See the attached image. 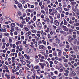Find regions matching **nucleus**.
Listing matches in <instances>:
<instances>
[{
	"label": "nucleus",
	"mask_w": 79,
	"mask_h": 79,
	"mask_svg": "<svg viewBox=\"0 0 79 79\" xmlns=\"http://www.w3.org/2000/svg\"><path fill=\"white\" fill-rule=\"evenodd\" d=\"M53 24L56 26H59V22L57 20H55L53 22Z\"/></svg>",
	"instance_id": "1"
},
{
	"label": "nucleus",
	"mask_w": 79,
	"mask_h": 79,
	"mask_svg": "<svg viewBox=\"0 0 79 79\" xmlns=\"http://www.w3.org/2000/svg\"><path fill=\"white\" fill-rule=\"evenodd\" d=\"M36 25L38 27H42V24L39 21H37L36 23Z\"/></svg>",
	"instance_id": "2"
},
{
	"label": "nucleus",
	"mask_w": 79,
	"mask_h": 79,
	"mask_svg": "<svg viewBox=\"0 0 79 79\" xmlns=\"http://www.w3.org/2000/svg\"><path fill=\"white\" fill-rule=\"evenodd\" d=\"M62 26L64 31H68V29L67 28V27H66V26L64 25H63Z\"/></svg>",
	"instance_id": "3"
},
{
	"label": "nucleus",
	"mask_w": 79,
	"mask_h": 79,
	"mask_svg": "<svg viewBox=\"0 0 79 79\" xmlns=\"http://www.w3.org/2000/svg\"><path fill=\"white\" fill-rule=\"evenodd\" d=\"M56 42L57 44H60V40L58 38H56Z\"/></svg>",
	"instance_id": "4"
},
{
	"label": "nucleus",
	"mask_w": 79,
	"mask_h": 79,
	"mask_svg": "<svg viewBox=\"0 0 79 79\" xmlns=\"http://www.w3.org/2000/svg\"><path fill=\"white\" fill-rule=\"evenodd\" d=\"M73 40V37L71 36H69V38H68V40L69 42H71L72 40Z\"/></svg>",
	"instance_id": "5"
},
{
	"label": "nucleus",
	"mask_w": 79,
	"mask_h": 79,
	"mask_svg": "<svg viewBox=\"0 0 79 79\" xmlns=\"http://www.w3.org/2000/svg\"><path fill=\"white\" fill-rule=\"evenodd\" d=\"M47 36V33L45 32H44V33L41 35V36L42 37H46Z\"/></svg>",
	"instance_id": "6"
},
{
	"label": "nucleus",
	"mask_w": 79,
	"mask_h": 79,
	"mask_svg": "<svg viewBox=\"0 0 79 79\" xmlns=\"http://www.w3.org/2000/svg\"><path fill=\"white\" fill-rule=\"evenodd\" d=\"M46 64H45L44 63H43V64L41 65V68L42 69H44V66H46Z\"/></svg>",
	"instance_id": "7"
},
{
	"label": "nucleus",
	"mask_w": 79,
	"mask_h": 79,
	"mask_svg": "<svg viewBox=\"0 0 79 79\" xmlns=\"http://www.w3.org/2000/svg\"><path fill=\"white\" fill-rule=\"evenodd\" d=\"M44 46L43 45H40L39 46V49H42L44 48Z\"/></svg>",
	"instance_id": "8"
},
{
	"label": "nucleus",
	"mask_w": 79,
	"mask_h": 79,
	"mask_svg": "<svg viewBox=\"0 0 79 79\" xmlns=\"http://www.w3.org/2000/svg\"><path fill=\"white\" fill-rule=\"evenodd\" d=\"M18 6L19 8H20V9H22L23 8V6H22V4H19L18 5Z\"/></svg>",
	"instance_id": "9"
},
{
	"label": "nucleus",
	"mask_w": 79,
	"mask_h": 79,
	"mask_svg": "<svg viewBox=\"0 0 79 79\" xmlns=\"http://www.w3.org/2000/svg\"><path fill=\"white\" fill-rule=\"evenodd\" d=\"M41 13H43L44 15V16H46V13H45V12L44 11V10H41Z\"/></svg>",
	"instance_id": "10"
},
{
	"label": "nucleus",
	"mask_w": 79,
	"mask_h": 79,
	"mask_svg": "<svg viewBox=\"0 0 79 79\" xmlns=\"http://www.w3.org/2000/svg\"><path fill=\"white\" fill-rule=\"evenodd\" d=\"M53 11L55 12V15H57V14H58V12H57V11L55 9H53Z\"/></svg>",
	"instance_id": "11"
},
{
	"label": "nucleus",
	"mask_w": 79,
	"mask_h": 79,
	"mask_svg": "<svg viewBox=\"0 0 79 79\" xmlns=\"http://www.w3.org/2000/svg\"><path fill=\"white\" fill-rule=\"evenodd\" d=\"M25 19L26 20V22H28L29 21V20L31 19V18H30L29 17H26L25 18Z\"/></svg>",
	"instance_id": "12"
},
{
	"label": "nucleus",
	"mask_w": 79,
	"mask_h": 79,
	"mask_svg": "<svg viewBox=\"0 0 79 79\" xmlns=\"http://www.w3.org/2000/svg\"><path fill=\"white\" fill-rule=\"evenodd\" d=\"M63 21L64 23V25H67V24H68V22L66 21V19H64Z\"/></svg>",
	"instance_id": "13"
},
{
	"label": "nucleus",
	"mask_w": 79,
	"mask_h": 79,
	"mask_svg": "<svg viewBox=\"0 0 79 79\" xmlns=\"http://www.w3.org/2000/svg\"><path fill=\"white\" fill-rule=\"evenodd\" d=\"M31 32L33 33L36 34L37 33V30H36L32 29L31 30Z\"/></svg>",
	"instance_id": "14"
},
{
	"label": "nucleus",
	"mask_w": 79,
	"mask_h": 79,
	"mask_svg": "<svg viewBox=\"0 0 79 79\" xmlns=\"http://www.w3.org/2000/svg\"><path fill=\"white\" fill-rule=\"evenodd\" d=\"M3 32H6L7 31V30L6 28H3L2 29Z\"/></svg>",
	"instance_id": "15"
},
{
	"label": "nucleus",
	"mask_w": 79,
	"mask_h": 79,
	"mask_svg": "<svg viewBox=\"0 0 79 79\" xmlns=\"http://www.w3.org/2000/svg\"><path fill=\"white\" fill-rule=\"evenodd\" d=\"M21 41H18L16 42V44L17 45H18L19 44H21Z\"/></svg>",
	"instance_id": "16"
},
{
	"label": "nucleus",
	"mask_w": 79,
	"mask_h": 79,
	"mask_svg": "<svg viewBox=\"0 0 79 79\" xmlns=\"http://www.w3.org/2000/svg\"><path fill=\"white\" fill-rule=\"evenodd\" d=\"M34 68L35 69H39V66L38 65L35 66L34 67Z\"/></svg>",
	"instance_id": "17"
},
{
	"label": "nucleus",
	"mask_w": 79,
	"mask_h": 79,
	"mask_svg": "<svg viewBox=\"0 0 79 79\" xmlns=\"http://www.w3.org/2000/svg\"><path fill=\"white\" fill-rule=\"evenodd\" d=\"M24 29L25 30L26 32H28V31H29V29L27 28V27H24Z\"/></svg>",
	"instance_id": "18"
},
{
	"label": "nucleus",
	"mask_w": 79,
	"mask_h": 79,
	"mask_svg": "<svg viewBox=\"0 0 79 79\" xmlns=\"http://www.w3.org/2000/svg\"><path fill=\"white\" fill-rule=\"evenodd\" d=\"M34 39L36 40L37 41H38L39 40V37H37V36H35L34 37Z\"/></svg>",
	"instance_id": "19"
},
{
	"label": "nucleus",
	"mask_w": 79,
	"mask_h": 79,
	"mask_svg": "<svg viewBox=\"0 0 79 79\" xmlns=\"http://www.w3.org/2000/svg\"><path fill=\"white\" fill-rule=\"evenodd\" d=\"M69 23L71 24H74V21H72V20H70L69 22Z\"/></svg>",
	"instance_id": "20"
},
{
	"label": "nucleus",
	"mask_w": 79,
	"mask_h": 79,
	"mask_svg": "<svg viewBox=\"0 0 79 79\" xmlns=\"http://www.w3.org/2000/svg\"><path fill=\"white\" fill-rule=\"evenodd\" d=\"M2 66L3 67H4V68L5 69H7L8 67H7L6 65L4 64L2 65Z\"/></svg>",
	"instance_id": "21"
},
{
	"label": "nucleus",
	"mask_w": 79,
	"mask_h": 79,
	"mask_svg": "<svg viewBox=\"0 0 79 79\" xmlns=\"http://www.w3.org/2000/svg\"><path fill=\"white\" fill-rule=\"evenodd\" d=\"M71 4L73 6H74V5H75L76 4V2H71Z\"/></svg>",
	"instance_id": "22"
},
{
	"label": "nucleus",
	"mask_w": 79,
	"mask_h": 79,
	"mask_svg": "<svg viewBox=\"0 0 79 79\" xmlns=\"http://www.w3.org/2000/svg\"><path fill=\"white\" fill-rule=\"evenodd\" d=\"M74 26H79V23H74Z\"/></svg>",
	"instance_id": "23"
},
{
	"label": "nucleus",
	"mask_w": 79,
	"mask_h": 79,
	"mask_svg": "<svg viewBox=\"0 0 79 79\" xmlns=\"http://www.w3.org/2000/svg\"><path fill=\"white\" fill-rule=\"evenodd\" d=\"M71 73L73 76H76V73H75L74 71H73L72 72H71Z\"/></svg>",
	"instance_id": "24"
},
{
	"label": "nucleus",
	"mask_w": 79,
	"mask_h": 79,
	"mask_svg": "<svg viewBox=\"0 0 79 79\" xmlns=\"http://www.w3.org/2000/svg\"><path fill=\"white\" fill-rule=\"evenodd\" d=\"M10 25L11 27H13L15 26V23H11V24H10Z\"/></svg>",
	"instance_id": "25"
},
{
	"label": "nucleus",
	"mask_w": 79,
	"mask_h": 79,
	"mask_svg": "<svg viewBox=\"0 0 79 79\" xmlns=\"http://www.w3.org/2000/svg\"><path fill=\"white\" fill-rule=\"evenodd\" d=\"M71 56L73 58H76V56L74 54L71 55Z\"/></svg>",
	"instance_id": "26"
},
{
	"label": "nucleus",
	"mask_w": 79,
	"mask_h": 79,
	"mask_svg": "<svg viewBox=\"0 0 79 79\" xmlns=\"http://www.w3.org/2000/svg\"><path fill=\"white\" fill-rule=\"evenodd\" d=\"M63 61L65 63H68V59H64Z\"/></svg>",
	"instance_id": "27"
},
{
	"label": "nucleus",
	"mask_w": 79,
	"mask_h": 79,
	"mask_svg": "<svg viewBox=\"0 0 79 79\" xmlns=\"http://www.w3.org/2000/svg\"><path fill=\"white\" fill-rule=\"evenodd\" d=\"M46 20L47 22H48V23H49V22H50V19H49V18H46Z\"/></svg>",
	"instance_id": "28"
},
{
	"label": "nucleus",
	"mask_w": 79,
	"mask_h": 79,
	"mask_svg": "<svg viewBox=\"0 0 79 79\" xmlns=\"http://www.w3.org/2000/svg\"><path fill=\"white\" fill-rule=\"evenodd\" d=\"M37 73H38V74H40L41 72L40 71V69H38L37 70Z\"/></svg>",
	"instance_id": "29"
},
{
	"label": "nucleus",
	"mask_w": 79,
	"mask_h": 79,
	"mask_svg": "<svg viewBox=\"0 0 79 79\" xmlns=\"http://www.w3.org/2000/svg\"><path fill=\"white\" fill-rule=\"evenodd\" d=\"M42 42H43V44H44V45H46V42H45V40H42Z\"/></svg>",
	"instance_id": "30"
},
{
	"label": "nucleus",
	"mask_w": 79,
	"mask_h": 79,
	"mask_svg": "<svg viewBox=\"0 0 79 79\" xmlns=\"http://www.w3.org/2000/svg\"><path fill=\"white\" fill-rule=\"evenodd\" d=\"M36 19H37L36 18V16H34L33 18V21H36Z\"/></svg>",
	"instance_id": "31"
},
{
	"label": "nucleus",
	"mask_w": 79,
	"mask_h": 79,
	"mask_svg": "<svg viewBox=\"0 0 79 79\" xmlns=\"http://www.w3.org/2000/svg\"><path fill=\"white\" fill-rule=\"evenodd\" d=\"M19 58L20 59H23V58H24V56L22 55L19 57Z\"/></svg>",
	"instance_id": "32"
},
{
	"label": "nucleus",
	"mask_w": 79,
	"mask_h": 79,
	"mask_svg": "<svg viewBox=\"0 0 79 79\" xmlns=\"http://www.w3.org/2000/svg\"><path fill=\"white\" fill-rule=\"evenodd\" d=\"M49 14L51 15H52V16H53V15H54L55 13H54V12H52L51 13L50 12H49Z\"/></svg>",
	"instance_id": "33"
},
{
	"label": "nucleus",
	"mask_w": 79,
	"mask_h": 79,
	"mask_svg": "<svg viewBox=\"0 0 79 79\" xmlns=\"http://www.w3.org/2000/svg\"><path fill=\"white\" fill-rule=\"evenodd\" d=\"M59 46V47H63L64 44L62 43H60Z\"/></svg>",
	"instance_id": "34"
},
{
	"label": "nucleus",
	"mask_w": 79,
	"mask_h": 79,
	"mask_svg": "<svg viewBox=\"0 0 79 79\" xmlns=\"http://www.w3.org/2000/svg\"><path fill=\"white\" fill-rule=\"evenodd\" d=\"M49 18L51 20H53V18L52 17V16L50 15L49 16Z\"/></svg>",
	"instance_id": "35"
},
{
	"label": "nucleus",
	"mask_w": 79,
	"mask_h": 79,
	"mask_svg": "<svg viewBox=\"0 0 79 79\" xmlns=\"http://www.w3.org/2000/svg\"><path fill=\"white\" fill-rule=\"evenodd\" d=\"M9 35V34H8V33H5L4 34V35L5 36H8Z\"/></svg>",
	"instance_id": "36"
},
{
	"label": "nucleus",
	"mask_w": 79,
	"mask_h": 79,
	"mask_svg": "<svg viewBox=\"0 0 79 79\" xmlns=\"http://www.w3.org/2000/svg\"><path fill=\"white\" fill-rule=\"evenodd\" d=\"M51 78H52V79H56V77L54 76L52 77Z\"/></svg>",
	"instance_id": "37"
},
{
	"label": "nucleus",
	"mask_w": 79,
	"mask_h": 79,
	"mask_svg": "<svg viewBox=\"0 0 79 79\" xmlns=\"http://www.w3.org/2000/svg\"><path fill=\"white\" fill-rule=\"evenodd\" d=\"M72 9L73 11H76V10H75V9L74 8V6H73L72 7Z\"/></svg>",
	"instance_id": "38"
},
{
	"label": "nucleus",
	"mask_w": 79,
	"mask_h": 79,
	"mask_svg": "<svg viewBox=\"0 0 79 79\" xmlns=\"http://www.w3.org/2000/svg\"><path fill=\"white\" fill-rule=\"evenodd\" d=\"M77 42V40L75 39H74V44H76V43Z\"/></svg>",
	"instance_id": "39"
},
{
	"label": "nucleus",
	"mask_w": 79,
	"mask_h": 79,
	"mask_svg": "<svg viewBox=\"0 0 79 79\" xmlns=\"http://www.w3.org/2000/svg\"><path fill=\"white\" fill-rule=\"evenodd\" d=\"M28 11L29 12H30V13H32L33 12V10H32L29 9L28 10Z\"/></svg>",
	"instance_id": "40"
},
{
	"label": "nucleus",
	"mask_w": 79,
	"mask_h": 79,
	"mask_svg": "<svg viewBox=\"0 0 79 79\" xmlns=\"http://www.w3.org/2000/svg\"><path fill=\"white\" fill-rule=\"evenodd\" d=\"M73 31V30L71 29H69V32L70 33H71Z\"/></svg>",
	"instance_id": "41"
},
{
	"label": "nucleus",
	"mask_w": 79,
	"mask_h": 79,
	"mask_svg": "<svg viewBox=\"0 0 79 79\" xmlns=\"http://www.w3.org/2000/svg\"><path fill=\"white\" fill-rule=\"evenodd\" d=\"M73 48L74 50H76V49H77V46H73Z\"/></svg>",
	"instance_id": "42"
},
{
	"label": "nucleus",
	"mask_w": 79,
	"mask_h": 79,
	"mask_svg": "<svg viewBox=\"0 0 79 79\" xmlns=\"http://www.w3.org/2000/svg\"><path fill=\"white\" fill-rule=\"evenodd\" d=\"M40 16L41 18H42V19H44V15L42 14Z\"/></svg>",
	"instance_id": "43"
},
{
	"label": "nucleus",
	"mask_w": 79,
	"mask_h": 79,
	"mask_svg": "<svg viewBox=\"0 0 79 79\" xmlns=\"http://www.w3.org/2000/svg\"><path fill=\"white\" fill-rule=\"evenodd\" d=\"M57 17L59 19L60 18V14L59 13H58V15H57Z\"/></svg>",
	"instance_id": "44"
},
{
	"label": "nucleus",
	"mask_w": 79,
	"mask_h": 79,
	"mask_svg": "<svg viewBox=\"0 0 79 79\" xmlns=\"http://www.w3.org/2000/svg\"><path fill=\"white\" fill-rule=\"evenodd\" d=\"M54 63L55 64H57V63H58V62L57 61L55 60L54 61Z\"/></svg>",
	"instance_id": "45"
},
{
	"label": "nucleus",
	"mask_w": 79,
	"mask_h": 79,
	"mask_svg": "<svg viewBox=\"0 0 79 79\" xmlns=\"http://www.w3.org/2000/svg\"><path fill=\"white\" fill-rule=\"evenodd\" d=\"M48 37L49 39H50V38H51V36H50V35L49 34H48Z\"/></svg>",
	"instance_id": "46"
},
{
	"label": "nucleus",
	"mask_w": 79,
	"mask_h": 79,
	"mask_svg": "<svg viewBox=\"0 0 79 79\" xmlns=\"http://www.w3.org/2000/svg\"><path fill=\"white\" fill-rule=\"evenodd\" d=\"M11 79H16V77L15 76H12L11 77Z\"/></svg>",
	"instance_id": "47"
},
{
	"label": "nucleus",
	"mask_w": 79,
	"mask_h": 79,
	"mask_svg": "<svg viewBox=\"0 0 79 79\" xmlns=\"http://www.w3.org/2000/svg\"><path fill=\"white\" fill-rule=\"evenodd\" d=\"M65 66L66 68H68V64L66 63L65 64Z\"/></svg>",
	"instance_id": "48"
},
{
	"label": "nucleus",
	"mask_w": 79,
	"mask_h": 79,
	"mask_svg": "<svg viewBox=\"0 0 79 79\" xmlns=\"http://www.w3.org/2000/svg\"><path fill=\"white\" fill-rule=\"evenodd\" d=\"M59 71L60 72H63V69L61 68L60 69Z\"/></svg>",
	"instance_id": "49"
},
{
	"label": "nucleus",
	"mask_w": 79,
	"mask_h": 79,
	"mask_svg": "<svg viewBox=\"0 0 79 79\" xmlns=\"http://www.w3.org/2000/svg\"><path fill=\"white\" fill-rule=\"evenodd\" d=\"M53 55L54 56H56V55H57V54L56 52H54L53 53Z\"/></svg>",
	"instance_id": "50"
},
{
	"label": "nucleus",
	"mask_w": 79,
	"mask_h": 79,
	"mask_svg": "<svg viewBox=\"0 0 79 79\" xmlns=\"http://www.w3.org/2000/svg\"><path fill=\"white\" fill-rule=\"evenodd\" d=\"M50 23L51 24H53V20H51L50 21Z\"/></svg>",
	"instance_id": "51"
},
{
	"label": "nucleus",
	"mask_w": 79,
	"mask_h": 79,
	"mask_svg": "<svg viewBox=\"0 0 79 79\" xmlns=\"http://www.w3.org/2000/svg\"><path fill=\"white\" fill-rule=\"evenodd\" d=\"M14 35H17L18 34V33L16 31H15L14 32Z\"/></svg>",
	"instance_id": "52"
},
{
	"label": "nucleus",
	"mask_w": 79,
	"mask_h": 79,
	"mask_svg": "<svg viewBox=\"0 0 79 79\" xmlns=\"http://www.w3.org/2000/svg\"><path fill=\"white\" fill-rule=\"evenodd\" d=\"M75 17H73L72 19V21H74V20H75Z\"/></svg>",
	"instance_id": "53"
},
{
	"label": "nucleus",
	"mask_w": 79,
	"mask_h": 79,
	"mask_svg": "<svg viewBox=\"0 0 79 79\" xmlns=\"http://www.w3.org/2000/svg\"><path fill=\"white\" fill-rule=\"evenodd\" d=\"M44 7V5H43L41 7V10H43Z\"/></svg>",
	"instance_id": "54"
},
{
	"label": "nucleus",
	"mask_w": 79,
	"mask_h": 79,
	"mask_svg": "<svg viewBox=\"0 0 79 79\" xmlns=\"http://www.w3.org/2000/svg\"><path fill=\"white\" fill-rule=\"evenodd\" d=\"M63 35H64L65 36H66V35H67V34H66V32L64 31V32L63 33Z\"/></svg>",
	"instance_id": "55"
},
{
	"label": "nucleus",
	"mask_w": 79,
	"mask_h": 79,
	"mask_svg": "<svg viewBox=\"0 0 79 79\" xmlns=\"http://www.w3.org/2000/svg\"><path fill=\"white\" fill-rule=\"evenodd\" d=\"M29 27H30L31 29H34V27L32 25H29Z\"/></svg>",
	"instance_id": "56"
},
{
	"label": "nucleus",
	"mask_w": 79,
	"mask_h": 79,
	"mask_svg": "<svg viewBox=\"0 0 79 79\" xmlns=\"http://www.w3.org/2000/svg\"><path fill=\"white\" fill-rule=\"evenodd\" d=\"M45 61V60H43L42 59H40V61L41 62H44V61Z\"/></svg>",
	"instance_id": "57"
},
{
	"label": "nucleus",
	"mask_w": 79,
	"mask_h": 79,
	"mask_svg": "<svg viewBox=\"0 0 79 79\" xmlns=\"http://www.w3.org/2000/svg\"><path fill=\"white\" fill-rule=\"evenodd\" d=\"M44 32V31H43V30L41 31H40L41 35H42Z\"/></svg>",
	"instance_id": "58"
},
{
	"label": "nucleus",
	"mask_w": 79,
	"mask_h": 79,
	"mask_svg": "<svg viewBox=\"0 0 79 79\" xmlns=\"http://www.w3.org/2000/svg\"><path fill=\"white\" fill-rule=\"evenodd\" d=\"M54 73L55 74H58V71H56L54 72Z\"/></svg>",
	"instance_id": "59"
},
{
	"label": "nucleus",
	"mask_w": 79,
	"mask_h": 79,
	"mask_svg": "<svg viewBox=\"0 0 79 79\" xmlns=\"http://www.w3.org/2000/svg\"><path fill=\"white\" fill-rule=\"evenodd\" d=\"M70 27L71 29H74V26H73V25H71L70 26Z\"/></svg>",
	"instance_id": "60"
},
{
	"label": "nucleus",
	"mask_w": 79,
	"mask_h": 79,
	"mask_svg": "<svg viewBox=\"0 0 79 79\" xmlns=\"http://www.w3.org/2000/svg\"><path fill=\"white\" fill-rule=\"evenodd\" d=\"M23 26H24L23 25V24H21L20 25V27L21 28H23Z\"/></svg>",
	"instance_id": "61"
},
{
	"label": "nucleus",
	"mask_w": 79,
	"mask_h": 79,
	"mask_svg": "<svg viewBox=\"0 0 79 79\" xmlns=\"http://www.w3.org/2000/svg\"><path fill=\"white\" fill-rule=\"evenodd\" d=\"M63 54L64 56H66L67 54L65 52H64L63 53Z\"/></svg>",
	"instance_id": "62"
},
{
	"label": "nucleus",
	"mask_w": 79,
	"mask_h": 79,
	"mask_svg": "<svg viewBox=\"0 0 79 79\" xmlns=\"http://www.w3.org/2000/svg\"><path fill=\"white\" fill-rule=\"evenodd\" d=\"M47 48L48 49V50H51V47L49 46L47 47Z\"/></svg>",
	"instance_id": "63"
},
{
	"label": "nucleus",
	"mask_w": 79,
	"mask_h": 79,
	"mask_svg": "<svg viewBox=\"0 0 79 79\" xmlns=\"http://www.w3.org/2000/svg\"><path fill=\"white\" fill-rule=\"evenodd\" d=\"M73 59V57L70 58L69 60V61H72Z\"/></svg>",
	"instance_id": "64"
}]
</instances>
